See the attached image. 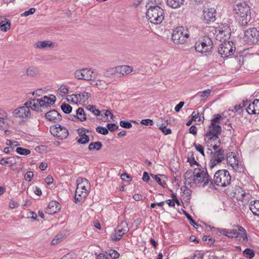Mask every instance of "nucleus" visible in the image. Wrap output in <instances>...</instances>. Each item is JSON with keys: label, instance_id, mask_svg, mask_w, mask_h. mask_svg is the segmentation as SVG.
Instances as JSON below:
<instances>
[{"label": "nucleus", "instance_id": "nucleus-49", "mask_svg": "<svg viewBox=\"0 0 259 259\" xmlns=\"http://www.w3.org/2000/svg\"><path fill=\"white\" fill-rule=\"evenodd\" d=\"M193 145L195 147V149L198 151L203 156H205L204 152V147L201 145L199 144H196V143H194Z\"/></svg>", "mask_w": 259, "mask_h": 259}, {"label": "nucleus", "instance_id": "nucleus-17", "mask_svg": "<svg viewBox=\"0 0 259 259\" xmlns=\"http://www.w3.org/2000/svg\"><path fill=\"white\" fill-rule=\"evenodd\" d=\"M216 10L213 8H206L203 10V17L205 23L209 24L215 20Z\"/></svg>", "mask_w": 259, "mask_h": 259}, {"label": "nucleus", "instance_id": "nucleus-16", "mask_svg": "<svg viewBox=\"0 0 259 259\" xmlns=\"http://www.w3.org/2000/svg\"><path fill=\"white\" fill-rule=\"evenodd\" d=\"M225 150L223 149L215 151L210 159L209 164L210 168H212L217 164L221 163L225 159Z\"/></svg>", "mask_w": 259, "mask_h": 259}, {"label": "nucleus", "instance_id": "nucleus-46", "mask_svg": "<svg viewBox=\"0 0 259 259\" xmlns=\"http://www.w3.org/2000/svg\"><path fill=\"white\" fill-rule=\"evenodd\" d=\"M63 238V235L62 234H58L55 236L51 242V244L55 245L60 242Z\"/></svg>", "mask_w": 259, "mask_h": 259}, {"label": "nucleus", "instance_id": "nucleus-40", "mask_svg": "<svg viewBox=\"0 0 259 259\" xmlns=\"http://www.w3.org/2000/svg\"><path fill=\"white\" fill-rule=\"evenodd\" d=\"M62 110L66 114H69L72 111V107L68 104L64 103L61 106Z\"/></svg>", "mask_w": 259, "mask_h": 259}, {"label": "nucleus", "instance_id": "nucleus-29", "mask_svg": "<svg viewBox=\"0 0 259 259\" xmlns=\"http://www.w3.org/2000/svg\"><path fill=\"white\" fill-rule=\"evenodd\" d=\"M184 0H167V4L172 8L180 7L183 4Z\"/></svg>", "mask_w": 259, "mask_h": 259}, {"label": "nucleus", "instance_id": "nucleus-28", "mask_svg": "<svg viewBox=\"0 0 259 259\" xmlns=\"http://www.w3.org/2000/svg\"><path fill=\"white\" fill-rule=\"evenodd\" d=\"M103 145L101 142L97 141L91 143L88 147L89 151H94L95 150L99 151L102 147Z\"/></svg>", "mask_w": 259, "mask_h": 259}, {"label": "nucleus", "instance_id": "nucleus-43", "mask_svg": "<svg viewBox=\"0 0 259 259\" xmlns=\"http://www.w3.org/2000/svg\"><path fill=\"white\" fill-rule=\"evenodd\" d=\"M16 151L17 153L20 155H27L30 153V151L27 149H24L22 147H18L16 148Z\"/></svg>", "mask_w": 259, "mask_h": 259}, {"label": "nucleus", "instance_id": "nucleus-2", "mask_svg": "<svg viewBox=\"0 0 259 259\" xmlns=\"http://www.w3.org/2000/svg\"><path fill=\"white\" fill-rule=\"evenodd\" d=\"M194 175V184L201 186L202 187L208 186L210 188H213L214 185L208 172L205 168H196L193 171Z\"/></svg>", "mask_w": 259, "mask_h": 259}, {"label": "nucleus", "instance_id": "nucleus-63", "mask_svg": "<svg viewBox=\"0 0 259 259\" xmlns=\"http://www.w3.org/2000/svg\"><path fill=\"white\" fill-rule=\"evenodd\" d=\"M61 259H75V257L74 254L67 253L64 255Z\"/></svg>", "mask_w": 259, "mask_h": 259}, {"label": "nucleus", "instance_id": "nucleus-6", "mask_svg": "<svg viewBox=\"0 0 259 259\" xmlns=\"http://www.w3.org/2000/svg\"><path fill=\"white\" fill-rule=\"evenodd\" d=\"M189 35L187 29L183 26L178 27L173 31L172 39L175 44H184L187 42Z\"/></svg>", "mask_w": 259, "mask_h": 259}, {"label": "nucleus", "instance_id": "nucleus-18", "mask_svg": "<svg viewBox=\"0 0 259 259\" xmlns=\"http://www.w3.org/2000/svg\"><path fill=\"white\" fill-rule=\"evenodd\" d=\"M45 116L49 121L55 123L59 122L62 120L61 115L55 110H52L48 112L46 114Z\"/></svg>", "mask_w": 259, "mask_h": 259}, {"label": "nucleus", "instance_id": "nucleus-22", "mask_svg": "<svg viewBox=\"0 0 259 259\" xmlns=\"http://www.w3.org/2000/svg\"><path fill=\"white\" fill-rule=\"evenodd\" d=\"M118 77H121L131 73L133 71V68L128 65H121L116 66Z\"/></svg>", "mask_w": 259, "mask_h": 259}, {"label": "nucleus", "instance_id": "nucleus-23", "mask_svg": "<svg viewBox=\"0 0 259 259\" xmlns=\"http://www.w3.org/2000/svg\"><path fill=\"white\" fill-rule=\"evenodd\" d=\"M77 186L83 191H87L88 194V189L90 188V184L89 181L85 178H79L77 180Z\"/></svg>", "mask_w": 259, "mask_h": 259}, {"label": "nucleus", "instance_id": "nucleus-55", "mask_svg": "<svg viewBox=\"0 0 259 259\" xmlns=\"http://www.w3.org/2000/svg\"><path fill=\"white\" fill-rule=\"evenodd\" d=\"M141 123L142 124L145 125H152L154 124V122L152 120L150 119H142L141 121Z\"/></svg>", "mask_w": 259, "mask_h": 259}, {"label": "nucleus", "instance_id": "nucleus-4", "mask_svg": "<svg viewBox=\"0 0 259 259\" xmlns=\"http://www.w3.org/2000/svg\"><path fill=\"white\" fill-rule=\"evenodd\" d=\"M219 232L229 238L240 237L243 240L247 239V234L245 230L241 226H236L233 229H220Z\"/></svg>", "mask_w": 259, "mask_h": 259}, {"label": "nucleus", "instance_id": "nucleus-32", "mask_svg": "<svg viewBox=\"0 0 259 259\" xmlns=\"http://www.w3.org/2000/svg\"><path fill=\"white\" fill-rule=\"evenodd\" d=\"M167 124V120H165L164 123L159 124L158 125L159 128L162 132L165 135L170 134L171 131L169 128H166V124Z\"/></svg>", "mask_w": 259, "mask_h": 259}, {"label": "nucleus", "instance_id": "nucleus-11", "mask_svg": "<svg viewBox=\"0 0 259 259\" xmlns=\"http://www.w3.org/2000/svg\"><path fill=\"white\" fill-rule=\"evenodd\" d=\"M129 231L128 224L125 222H122L115 229L114 233L110 236L111 240L113 242L119 241L122 236Z\"/></svg>", "mask_w": 259, "mask_h": 259}, {"label": "nucleus", "instance_id": "nucleus-8", "mask_svg": "<svg viewBox=\"0 0 259 259\" xmlns=\"http://www.w3.org/2000/svg\"><path fill=\"white\" fill-rule=\"evenodd\" d=\"M222 128L217 124H211L205 134V141L207 143H212L215 141H219V135L221 133Z\"/></svg>", "mask_w": 259, "mask_h": 259}, {"label": "nucleus", "instance_id": "nucleus-54", "mask_svg": "<svg viewBox=\"0 0 259 259\" xmlns=\"http://www.w3.org/2000/svg\"><path fill=\"white\" fill-rule=\"evenodd\" d=\"M107 127L108 130H109L111 132H113L118 128V126L115 123H108L107 124Z\"/></svg>", "mask_w": 259, "mask_h": 259}, {"label": "nucleus", "instance_id": "nucleus-41", "mask_svg": "<svg viewBox=\"0 0 259 259\" xmlns=\"http://www.w3.org/2000/svg\"><path fill=\"white\" fill-rule=\"evenodd\" d=\"M227 161L234 169L236 170L238 168V161L236 160V157L227 159Z\"/></svg>", "mask_w": 259, "mask_h": 259}, {"label": "nucleus", "instance_id": "nucleus-5", "mask_svg": "<svg viewBox=\"0 0 259 259\" xmlns=\"http://www.w3.org/2000/svg\"><path fill=\"white\" fill-rule=\"evenodd\" d=\"M231 180V177L228 170L221 169L215 172L213 182L218 186L224 187L230 184Z\"/></svg>", "mask_w": 259, "mask_h": 259}, {"label": "nucleus", "instance_id": "nucleus-57", "mask_svg": "<svg viewBox=\"0 0 259 259\" xmlns=\"http://www.w3.org/2000/svg\"><path fill=\"white\" fill-rule=\"evenodd\" d=\"M33 177V173L32 171H29L25 175L24 179L26 181L29 182Z\"/></svg>", "mask_w": 259, "mask_h": 259}, {"label": "nucleus", "instance_id": "nucleus-36", "mask_svg": "<svg viewBox=\"0 0 259 259\" xmlns=\"http://www.w3.org/2000/svg\"><path fill=\"white\" fill-rule=\"evenodd\" d=\"M234 194L237 199L240 201H242L245 196V193L242 189L236 190Z\"/></svg>", "mask_w": 259, "mask_h": 259}, {"label": "nucleus", "instance_id": "nucleus-59", "mask_svg": "<svg viewBox=\"0 0 259 259\" xmlns=\"http://www.w3.org/2000/svg\"><path fill=\"white\" fill-rule=\"evenodd\" d=\"M202 240L203 241H207V244H212L214 242V240L212 238H209V237L207 236H204L202 238Z\"/></svg>", "mask_w": 259, "mask_h": 259}, {"label": "nucleus", "instance_id": "nucleus-51", "mask_svg": "<svg viewBox=\"0 0 259 259\" xmlns=\"http://www.w3.org/2000/svg\"><path fill=\"white\" fill-rule=\"evenodd\" d=\"M119 123L121 127L126 128H130L132 126V123L128 121L121 120Z\"/></svg>", "mask_w": 259, "mask_h": 259}, {"label": "nucleus", "instance_id": "nucleus-26", "mask_svg": "<svg viewBox=\"0 0 259 259\" xmlns=\"http://www.w3.org/2000/svg\"><path fill=\"white\" fill-rule=\"evenodd\" d=\"M79 138H76L77 142L81 144H85L90 141V138L88 135L84 133H81L78 131H77Z\"/></svg>", "mask_w": 259, "mask_h": 259}, {"label": "nucleus", "instance_id": "nucleus-35", "mask_svg": "<svg viewBox=\"0 0 259 259\" xmlns=\"http://www.w3.org/2000/svg\"><path fill=\"white\" fill-rule=\"evenodd\" d=\"M11 26V22L10 20H7L6 22L5 21H2L0 23V27L1 30L4 32L7 31L9 29H10Z\"/></svg>", "mask_w": 259, "mask_h": 259}, {"label": "nucleus", "instance_id": "nucleus-53", "mask_svg": "<svg viewBox=\"0 0 259 259\" xmlns=\"http://www.w3.org/2000/svg\"><path fill=\"white\" fill-rule=\"evenodd\" d=\"M214 118L211 120V124H216L217 123H220V120L222 118V116L219 114H215Z\"/></svg>", "mask_w": 259, "mask_h": 259}, {"label": "nucleus", "instance_id": "nucleus-33", "mask_svg": "<svg viewBox=\"0 0 259 259\" xmlns=\"http://www.w3.org/2000/svg\"><path fill=\"white\" fill-rule=\"evenodd\" d=\"M104 75L106 77H110L111 76H116L118 77L116 67L108 69L106 72H104Z\"/></svg>", "mask_w": 259, "mask_h": 259}, {"label": "nucleus", "instance_id": "nucleus-15", "mask_svg": "<svg viewBox=\"0 0 259 259\" xmlns=\"http://www.w3.org/2000/svg\"><path fill=\"white\" fill-rule=\"evenodd\" d=\"M94 71L90 68L77 70L74 72V77L77 79L91 80Z\"/></svg>", "mask_w": 259, "mask_h": 259}, {"label": "nucleus", "instance_id": "nucleus-48", "mask_svg": "<svg viewBox=\"0 0 259 259\" xmlns=\"http://www.w3.org/2000/svg\"><path fill=\"white\" fill-rule=\"evenodd\" d=\"M211 91L210 90H206L203 92H199L197 93V95L200 97H207L211 94Z\"/></svg>", "mask_w": 259, "mask_h": 259}, {"label": "nucleus", "instance_id": "nucleus-30", "mask_svg": "<svg viewBox=\"0 0 259 259\" xmlns=\"http://www.w3.org/2000/svg\"><path fill=\"white\" fill-rule=\"evenodd\" d=\"M76 115H77V117L78 120L83 121L87 120V115L85 113L84 110L82 108H78L76 110Z\"/></svg>", "mask_w": 259, "mask_h": 259}, {"label": "nucleus", "instance_id": "nucleus-45", "mask_svg": "<svg viewBox=\"0 0 259 259\" xmlns=\"http://www.w3.org/2000/svg\"><path fill=\"white\" fill-rule=\"evenodd\" d=\"M96 130L97 133L102 134V135H106L109 133L108 128H107L105 127H103V126H99L96 127Z\"/></svg>", "mask_w": 259, "mask_h": 259}, {"label": "nucleus", "instance_id": "nucleus-21", "mask_svg": "<svg viewBox=\"0 0 259 259\" xmlns=\"http://www.w3.org/2000/svg\"><path fill=\"white\" fill-rule=\"evenodd\" d=\"M87 196V192L82 191V190L77 186L75 193L74 202L76 203L82 202Z\"/></svg>", "mask_w": 259, "mask_h": 259}, {"label": "nucleus", "instance_id": "nucleus-27", "mask_svg": "<svg viewBox=\"0 0 259 259\" xmlns=\"http://www.w3.org/2000/svg\"><path fill=\"white\" fill-rule=\"evenodd\" d=\"M72 96L75 97L79 102H84L89 98L90 94L89 93L84 92L76 95L73 94Z\"/></svg>", "mask_w": 259, "mask_h": 259}, {"label": "nucleus", "instance_id": "nucleus-9", "mask_svg": "<svg viewBox=\"0 0 259 259\" xmlns=\"http://www.w3.org/2000/svg\"><path fill=\"white\" fill-rule=\"evenodd\" d=\"M243 39L247 44H256L259 40V31L256 28H250L244 31Z\"/></svg>", "mask_w": 259, "mask_h": 259}, {"label": "nucleus", "instance_id": "nucleus-50", "mask_svg": "<svg viewBox=\"0 0 259 259\" xmlns=\"http://www.w3.org/2000/svg\"><path fill=\"white\" fill-rule=\"evenodd\" d=\"M184 214L186 217V218L189 220L190 224L194 226V227H197L199 226V225H198L192 219V217L187 212L184 211Z\"/></svg>", "mask_w": 259, "mask_h": 259}, {"label": "nucleus", "instance_id": "nucleus-42", "mask_svg": "<svg viewBox=\"0 0 259 259\" xmlns=\"http://www.w3.org/2000/svg\"><path fill=\"white\" fill-rule=\"evenodd\" d=\"M26 73L27 75L34 76L36 75L37 69L35 67H30L27 69Z\"/></svg>", "mask_w": 259, "mask_h": 259}, {"label": "nucleus", "instance_id": "nucleus-31", "mask_svg": "<svg viewBox=\"0 0 259 259\" xmlns=\"http://www.w3.org/2000/svg\"><path fill=\"white\" fill-rule=\"evenodd\" d=\"M58 203L55 201H52L49 204L47 211L49 213H55L57 211V207L58 205Z\"/></svg>", "mask_w": 259, "mask_h": 259}, {"label": "nucleus", "instance_id": "nucleus-3", "mask_svg": "<svg viewBox=\"0 0 259 259\" xmlns=\"http://www.w3.org/2000/svg\"><path fill=\"white\" fill-rule=\"evenodd\" d=\"M146 17L150 23L160 24L164 18V10L157 5L150 6L147 10Z\"/></svg>", "mask_w": 259, "mask_h": 259}, {"label": "nucleus", "instance_id": "nucleus-13", "mask_svg": "<svg viewBox=\"0 0 259 259\" xmlns=\"http://www.w3.org/2000/svg\"><path fill=\"white\" fill-rule=\"evenodd\" d=\"M32 105V109L34 111H37L40 107H49L48 97L45 96L40 99H31L29 101L26 102V105Z\"/></svg>", "mask_w": 259, "mask_h": 259}, {"label": "nucleus", "instance_id": "nucleus-39", "mask_svg": "<svg viewBox=\"0 0 259 259\" xmlns=\"http://www.w3.org/2000/svg\"><path fill=\"white\" fill-rule=\"evenodd\" d=\"M106 253L112 259L117 258L119 256V254L115 250L110 249L106 251Z\"/></svg>", "mask_w": 259, "mask_h": 259}, {"label": "nucleus", "instance_id": "nucleus-52", "mask_svg": "<svg viewBox=\"0 0 259 259\" xmlns=\"http://www.w3.org/2000/svg\"><path fill=\"white\" fill-rule=\"evenodd\" d=\"M35 9L34 8H31L30 9H29L28 11H26L25 12H24V13H22L21 14V16L22 17L23 16H25V17H26V16H28L30 15H31V14H33L35 13Z\"/></svg>", "mask_w": 259, "mask_h": 259}, {"label": "nucleus", "instance_id": "nucleus-44", "mask_svg": "<svg viewBox=\"0 0 259 259\" xmlns=\"http://www.w3.org/2000/svg\"><path fill=\"white\" fill-rule=\"evenodd\" d=\"M87 109L94 113L95 115H99L100 114V111L95 108V106L94 105H89L87 107Z\"/></svg>", "mask_w": 259, "mask_h": 259}, {"label": "nucleus", "instance_id": "nucleus-25", "mask_svg": "<svg viewBox=\"0 0 259 259\" xmlns=\"http://www.w3.org/2000/svg\"><path fill=\"white\" fill-rule=\"evenodd\" d=\"M249 209L253 215L259 216V200L251 201L249 204Z\"/></svg>", "mask_w": 259, "mask_h": 259}, {"label": "nucleus", "instance_id": "nucleus-62", "mask_svg": "<svg viewBox=\"0 0 259 259\" xmlns=\"http://www.w3.org/2000/svg\"><path fill=\"white\" fill-rule=\"evenodd\" d=\"M16 142L12 141L11 140H7V145L10 146V148H11L12 151H13V147H15L17 146V144H15Z\"/></svg>", "mask_w": 259, "mask_h": 259}, {"label": "nucleus", "instance_id": "nucleus-61", "mask_svg": "<svg viewBox=\"0 0 259 259\" xmlns=\"http://www.w3.org/2000/svg\"><path fill=\"white\" fill-rule=\"evenodd\" d=\"M56 100V98L54 95H51L50 97H48L49 107L50 105L54 104Z\"/></svg>", "mask_w": 259, "mask_h": 259}, {"label": "nucleus", "instance_id": "nucleus-14", "mask_svg": "<svg viewBox=\"0 0 259 259\" xmlns=\"http://www.w3.org/2000/svg\"><path fill=\"white\" fill-rule=\"evenodd\" d=\"M30 109L32 110L34 109H32V105H26V102L24 104V106L20 107L15 109L13 112L14 116L16 117H19L21 118H29L31 116V112Z\"/></svg>", "mask_w": 259, "mask_h": 259}, {"label": "nucleus", "instance_id": "nucleus-58", "mask_svg": "<svg viewBox=\"0 0 259 259\" xmlns=\"http://www.w3.org/2000/svg\"><path fill=\"white\" fill-rule=\"evenodd\" d=\"M214 142V145H213V144L212 143H210V146H212L213 149L215 150V151H217V150L218 149L219 147H220V144H221V141H220V138H219V141H215Z\"/></svg>", "mask_w": 259, "mask_h": 259}, {"label": "nucleus", "instance_id": "nucleus-60", "mask_svg": "<svg viewBox=\"0 0 259 259\" xmlns=\"http://www.w3.org/2000/svg\"><path fill=\"white\" fill-rule=\"evenodd\" d=\"M185 103L183 101L180 102L178 104H177L175 107V110L176 112H179L182 108L183 107Z\"/></svg>", "mask_w": 259, "mask_h": 259}, {"label": "nucleus", "instance_id": "nucleus-1", "mask_svg": "<svg viewBox=\"0 0 259 259\" xmlns=\"http://www.w3.org/2000/svg\"><path fill=\"white\" fill-rule=\"evenodd\" d=\"M232 12L235 20L241 26L246 25L250 20V7L245 3L234 5Z\"/></svg>", "mask_w": 259, "mask_h": 259}, {"label": "nucleus", "instance_id": "nucleus-20", "mask_svg": "<svg viewBox=\"0 0 259 259\" xmlns=\"http://www.w3.org/2000/svg\"><path fill=\"white\" fill-rule=\"evenodd\" d=\"M218 31L221 37H225L224 39L228 38L231 33V29L229 25L227 24H221L218 27Z\"/></svg>", "mask_w": 259, "mask_h": 259}, {"label": "nucleus", "instance_id": "nucleus-47", "mask_svg": "<svg viewBox=\"0 0 259 259\" xmlns=\"http://www.w3.org/2000/svg\"><path fill=\"white\" fill-rule=\"evenodd\" d=\"M13 159H14V157H9L6 159L2 158L0 159V164H1L2 165H5L6 164L10 163L11 164H12L13 162V161L12 160Z\"/></svg>", "mask_w": 259, "mask_h": 259}, {"label": "nucleus", "instance_id": "nucleus-34", "mask_svg": "<svg viewBox=\"0 0 259 259\" xmlns=\"http://www.w3.org/2000/svg\"><path fill=\"white\" fill-rule=\"evenodd\" d=\"M52 45L53 42L50 41H38L35 44L36 48L39 49H44L46 47H50L52 46Z\"/></svg>", "mask_w": 259, "mask_h": 259}, {"label": "nucleus", "instance_id": "nucleus-37", "mask_svg": "<svg viewBox=\"0 0 259 259\" xmlns=\"http://www.w3.org/2000/svg\"><path fill=\"white\" fill-rule=\"evenodd\" d=\"M244 256L248 258L251 259L254 256V251L250 248H246L243 251Z\"/></svg>", "mask_w": 259, "mask_h": 259}, {"label": "nucleus", "instance_id": "nucleus-7", "mask_svg": "<svg viewBox=\"0 0 259 259\" xmlns=\"http://www.w3.org/2000/svg\"><path fill=\"white\" fill-rule=\"evenodd\" d=\"M212 48V41L207 36H204L203 37H201L195 44V50L197 52L201 53L211 52Z\"/></svg>", "mask_w": 259, "mask_h": 259}, {"label": "nucleus", "instance_id": "nucleus-12", "mask_svg": "<svg viewBox=\"0 0 259 259\" xmlns=\"http://www.w3.org/2000/svg\"><path fill=\"white\" fill-rule=\"evenodd\" d=\"M50 132L55 137L59 139H66L69 134L68 130L61 125H54L50 127Z\"/></svg>", "mask_w": 259, "mask_h": 259}, {"label": "nucleus", "instance_id": "nucleus-19", "mask_svg": "<svg viewBox=\"0 0 259 259\" xmlns=\"http://www.w3.org/2000/svg\"><path fill=\"white\" fill-rule=\"evenodd\" d=\"M246 111L249 114H259V99H255L253 102L250 103Z\"/></svg>", "mask_w": 259, "mask_h": 259}, {"label": "nucleus", "instance_id": "nucleus-10", "mask_svg": "<svg viewBox=\"0 0 259 259\" xmlns=\"http://www.w3.org/2000/svg\"><path fill=\"white\" fill-rule=\"evenodd\" d=\"M232 41H225L221 43L218 48V53L223 58H227L233 54L235 47Z\"/></svg>", "mask_w": 259, "mask_h": 259}, {"label": "nucleus", "instance_id": "nucleus-56", "mask_svg": "<svg viewBox=\"0 0 259 259\" xmlns=\"http://www.w3.org/2000/svg\"><path fill=\"white\" fill-rule=\"evenodd\" d=\"M60 93H62L64 95L67 94L68 92V88L66 85H61L58 89Z\"/></svg>", "mask_w": 259, "mask_h": 259}, {"label": "nucleus", "instance_id": "nucleus-64", "mask_svg": "<svg viewBox=\"0 0 259 259\" xmlns=\"http://www.w3.org/2000/svg\"><path fill=\"white\" fill-rule=\"evenodd\" d=\"M45 182L49 185L52 184L53 182V179L52 177L50 175L47 176L45 179Z\"/></svg>", "mask_w": 259, "mask_h": 259}, {"label": "nucleus", "instance_id": "nucleus-38", "mask_svg": "<svg viewBox=\"0 0 259 259\" xmlns=\"http://www.w3.org/2000/svg\"><path fill=\"white\" fill-rule=\"evenodd\" d=\"M191 191L187 187H184L183 190V199L185 201H189L191 199Z\"/></svg>", "mask_w": 259, "mask_h": 259}, {"label": "nucleus", "instance_id": "nucleus-24", "mask_svg": "<svg viewBox=\"0 0 259 259\" xmlns=\"http://www.w3.org/2000/svg\"><path fill=\"white\" fill-rule=\"evenodd\" d=\"M184 178L185 180V184L186 185L192 186L194 184V175L192 170H187L184 174Z\"/></svg>", "mask_w": 259, "mask_h": 259}]
</instances>
